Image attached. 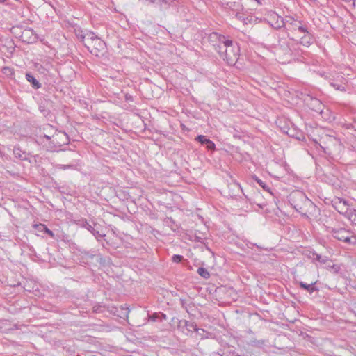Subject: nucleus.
Segmentation results:
<instances>
[{
  "mask_svg": "<svg viewBox=\"0 0 356 356\" xmlns=\"http://www.w3.org/2000/svg\"><path fill=\"white\" fill-rule=\"evenodd\" d=\"M289 201L296 211L302 216H306L307 213H310L315 205L302 191H296L292 192L289 195Z\"/></svg>",
  "mask_w": 356,
  "mask_h": 356,
  "instance_id": "f257e3e1",
  "label": "nucleus"
},
{
  "mask_svg": "<svg viewBox=\"0 0 356 356\" xmlns=\"http://www.w3.org/2000/svg\"><path fill=\"white\" fill-rule=\"evenodd\" d=\"M85 47L93 55L99 56L106 49L105 42L93 32L88 31L81 35Z\"/></svg>",
  "mask_w": 356,
  "mask_h": 356,
  "instance_id": "f03ea898",
  "label": "nucleus"
},
{
  "mask_svg": "<svg viewBox=\"0 0 356 356\" xmlns=\"http://www.w3.org/2000/svg\"><path fill=\"white\" fill-rule=\"evenodd\" d=\"M284 24V30L287 34V36L290 40H296V39L292 36V35L296 33L297 31L299 33L307 31V24L305 22L299 20L298 19L295 18L292 16L285 17Z\"/></svg>",
  "mask_w": 356,
  "mask_h": 356,
  "instance_id": "7ed1b4c3",
  "label": "nucleus"
},
{
  "mask_svg": "<svg viewBox=\"0 0 356 356\" xmlns=\"http://www.w3.org/2000/svg\"><path fill=\"white\" fill-rule=\"evenodd\" d=\"M219 54L229 65H235L240 56L239 46L231 40L229 42H227V44L222 49V52Z\"/></svg>",
  "mask_w": 356,
  "mask_h": 356,
  "instance_id": "20e7f679",
  "label": "nucleus"
},
{
  "mask_svg": "<svg viewBox=\"0 0 356 356\" xmlns=\"http://www.w3.org/2000/svg\"><path fill=\"white\" fill-rule=\"evenodd\" d=\"M333 237L348 244H356V235L343 227L333 228L331 231Z\"/></svg>",
  "mask_w": 356,
  "mask_h": 356,
  "instance_id": "39448f33",
  "label": "nucleus"
},
{
  "mask_svg": "<svg viewBox=\"0 0 356 356\" xmlns=\"http://www.w3.org/2000/svg\"><path fill=\"white\" fill-rule=\"evenodd\" d=\"M231 40L224 35L219 34L216 32H213L209 35V41L214 47L215 50L218 53L222 52V49L227 44V42H229Z\"/></svg>",
  "mask_w": 356,
  "mask_h": 356,
  "instance_id": "423d86ee",
  "label": "nucleus"
},
{
  "mask_svg": "<svg viewBox=\"0 0 356 356\" xmlns=\"http://www.w3.org/2000/svg\"><path fill=\"white\" fill-rule=\"evenodd\" d=\"M13 29L15 30V31L18 30L20 31V33L17 32L15 33L22 42L27 44H31L37 41V35L31 28H26L22 31L19 29V27L17 26L13 27Z\"/></svg>",
  "mask_w": 356,
  "mask_h": 356,
  "instance_id": "0eeeda50",
  "label": "nucleus"
},
{
  "mask_svg": "<svg viewBox=\"0 0 356 356\" xmlns=\"http://www.w3.org/2000/svg\"><path fill=\"white\" fill-rule=\"evenodd\" d=\"M69 143V137L67 134L63 131H54L51 137V146L49 148L60 147Z\"/></svg>",
  "mask_w": 356,
  "mask_h": 356,
  "instance_id": "6e6552de",
  "label": "nucleus"
},
{
  "mask_svg": "<svg viewBox=\"0 0 356 356\" xmlns=\"http://www.w3.org/2000/svg\"><path fill=\"white\" fill-rule=\"evenodd\" d=\"M307 102V105L312 111L318 113H321L323 112L324 105L319 99L315 97H309Z\"/></svg>",
  "mask_w": 356,
  "mask_h": 356,
  "instance_id": "1a4fd4ad",
  "label": "nucleus"
},
{
  "mask_svg": "<svg viewBox=\"0 0 356 356\" xmlns=\"http://www.w3.org/2000/svg\"><path fill=\"white\" fill-rule=\"evenodd\" d=\"M300 33L304 34V35L300 38L299 43L300 44L309 47L314 42L315 38L314 35L308 31V26H307V31L301 32Z\"/></svg>",
  "mask_w": 356,
  "mask_h": 356,
  "instance_id": "9d476101",
  "label": "nucleus"
},
{
  "mask_svg": "<svg viewBox=\"0 0 356 356\" xmlns=\"http://www.w3.org/2000/svg\"><path fill=\"white\" fill-rule=\"evenodd\" d=\"M242 193L243 190L241 185L236 181L229 185V195L231 197L236 198Z\"/></svg>",
  "mask_w": 356,
  "mask_h": 356,
  "instance_id": "9b49d317",
  "label": "nucleus"
},
{
  "mask_svg": "<svg viewBox=\"0 0 356 356\" xmlns=\"http://www.w3.org/2000/svg\"><path fill=\"white\" fill-rule=\"evenodd\" d=\"M235 17L238 20L242 22L243 24L245 25L254 23L257 20V19L252 15H245L239 12H236Z\"/></svg>",
  "mask_w": 356,
  "mask_h": 356,
  "instance_id": "f8f14e48",
  "label": "nucleus"
},
{
  "mask_svg": "<svg viewBox=\"0 0 356 356\" xmlns=\"http://www.w3.org/2000/svg\"><path fill=\"white\" fill-rule=\"evenodd\" d=\"M195 140L206 146L209 150H214L216 149L215 143L205 136L199 135L196 137Z\"/></svg>",
  "mask_w": 356,
  "mask_h": 356,
  "instance_id": "ddd939ff",
  "label": "nucleus"
},
{
  "mask_svg": "<svg viewBox=\"0 0 356 356\" xmlns=\"http://www.w3.org/2000/svg\"><path fill=\"white\" fill-rule=\"evenodd\" d=\"M33 228L35 229V232L38 233L37 234L39 235L40 233H44L48 234L51 238H54L55 235L54 232L50 230L45 225L42 223L38 224H34Z\"/></svg>",
  "mask_w": 356,
  "mask_h": 356,
  "instance_id": "4468645a",
  "label": "nucleus"
},
{
  "mask_svg": "<svg viewBox=\"0 0 356 356\" xmlns=\"http://www.w3.org/2000/svg\"><path fill=\"white\" fill-rule=\"evenodd\" d=\"M316 284V282H312L311 284H307L304 282H300L298 283L300 287L302 289L305 290L307 291L309 294H312L315 291H318V289L315 286Z\"/></svg>",
  "mask_w": 356,
  "mask_h": 356,
  "instance_id": "2eb2a0df",
  "label": "nucleus"
},
{
  "mask_svg": "<svg viewBox=\"0 0 356 356\" xmlns=\"http://www.w3.org/2000/svg\"><path fill=\"white\" fill-rule=\"evenodd\" d=\"M272 19H275V22H271V26L275 29H280L282 28H285V17L283 18L277 15H275Z\"/></svg>",
  "mask_w": 356,
  "mask_h": 356,
  "instance_id": "dca6fc26",
  "label": "nucleus"
},
{
  "mask_svg": "<svg viewBox=\"0 0 356 356\" xmlns=\"http://www.w3.org/2000/svg\"><path fill=\"white\" fill-rule=\"evenodd\" d=\"M184 327L186 330V334L190 332L193 333L194 332L198 331L197 325L195 322L184 321Z\"/></svg>",
  "mask_w": 356,
  "mask_h": 356,
  "instance_id": "f3484780",
  "label": "nucleus"
},
{
  "mask_svg": "<svg viewBox=\"0 0 356 356\" xmlns=\"http://www.w3.org/2000/svg\"><path fill=\"white\" fill-rule=\"evenodd\" d=\"M26 79L34 89H39L41 87L40 82L31 73L26 74Z\"/></svg>",
  "mask_w": 356,
  "mask_h": 356,
  "instance_id": "a211bd4d",
  "label": "nucleus"
},
{
  "mask_svg": "<svg viewBox=\"0 0 356 356\" xmlns=\"http://www.w3.org/2000/svg\"><path fill=\"white\" fill-rule=\"evenodd\" d=\"M79 224L81 227L86 229L88 230L90 233L94 231V228L97 227V223L93 222V226L89 223V222L86 219H81L79 221Z\"/></svg>",
  "mask_w": 356,
  "mask_h": 356,
  "instance_id": "6ab92c4d",
  "label": "nucleus"
},
{
  "mask_svg": "<svg viewBox=\"0 0 356 356\" xmlns=\"http://www.w3.org/2000/svg\"><path fill=\"white\" fill-rule=\"evenodd\" d=\"M193 236L196 242L204 243L207 239L206 234L197 230L194 232Z\"/></svg>",
  "mask_w": 356,
  "mask_h": 356,
  "instance_id": "aec40b11",
  "label": "nucleus"
},
{
  "mask_svg": "<svg viewBox=\"0 0 356 356\" xmlns=\"http://www.w3.org/2000/svg\"><path fill=\"white\" fill-rule=\"evenodd\" d=\"M346 216L348 220L355 225H356V209H351L346 211Z\"/></svg>",
  "mask_w": 356,
  "mask_h": 356,
  "instance_id": "412c9836",
  "label": "nucleus"
},
{
  "mask_svg": "<svg viewBox=\"0 0 356 356\" xmlns=\"http://www.w3.org/2000/svg\"><path fill=\"white\" fill-rule=\"evenodd\" d=\"M2 73L7 77L13 79L14 78L15 70L13 68L6 66L3 67Z\"/></svg>",
  "mask_w": 356,
  "mask_h": 356,
  "instance_id": "4be33fe9",
  "label": "nucleus"
},
{
  "mask_svg": "<svg viewBox=\"0 0 356 356\" xmlns=\"http://www.w3.org/2000/svg\"><path fill=\"white\" fill-rule=\"evenodd\" d=\"M248 344L252 347H257V348H261L262 347L264 344H265V341L261 339V340H257V339H251L249 342H248Z\"/></svg>",
  "mask_w": 356,
  "mask_h": 356,
  "instance_id": "5701e85b",
  "label": "nucleus"
},
{
  "mask_svg": "<svg viewBox=\"0 0 356 356\" xmlns=\"http://www.w3.org/2000/svg\"><path fill=\"white\" fill-rule=\"evenodd\" d=\"M197 273L204 279H209L210 277L209 272L203 267L198 268Z\"/></svg>",
  "mask_w": 356,
  "mask_h": 356,
  "instance_id": "b1692460",
  "label": "nucleus"
},
{
  "mask_svg": "<svg viewBox=\"0 0 356 356\" xmlns=\"http://www.w3.org/2000/svg\"><path fill=\"white\" fill-rule=\"evenodd\" d=\"M120 310V314H117L116 315L120 318H127L129 312L128 308L121 306Z\"/></svg>",
  "mask_w": 356,
  "mask_h": 356,
  "instance_id": "393cba45",
  "label": "nucleus"
},
{
  "mask_svg": "<svg viewBox=\"0 0 356 356\" xmlns=\"http://www.w3.org/2000/svg\"><path fill=\"white\" fill-rule=\"evenodd\" d=\"M254 180L259 184V185L262 187L265 191H270V188L268 187V186L261 179H259L257 177H254Z\"/></svg>",
  "mask_w": 356,
  "mask_h": 356,
  "instance_id": "a878e982",
  "label": "nucleus"
},
{
  "mask_svg": "<svg viewBox=\"0 0 356 356\" xmlns=\"http://www.w3.org/2000/svg\"><path fill=\"white\" fill-rule=\"evenodd\" d=\"M98 228L99 227H95L94 228V231L91 232V234L97 238L98 239L99 238H103V237H105L106 236V234H100L99 233V231L98 230Z\"/></svg>",
  "mask_w": 356,
  "mask_h": 356,
  "instance_id": "bb28decb",
  "label": "nucleus"
},
{
  "mask_svg": "<svg viewBox=\"0 0 356 356\" xmlns=\"http://www.w3.org/2000/svg\"><path fill=\"white\" fill-rule=\"evenodd\" d=\"M328 260H329V259L327 257H323L321 254H318V253L316 255L315 261H318L321 264H325Z\"/></svg>",
  "mask_w": 356,
  "mask_h": 356,
  "instance_id": "cd10ccee",
  "label": "nucleus"
},
{
  "mask_svg": "<svg viewBox=\"0 0 356 356\" xmlns=\"http://www.w3.org/2000/svg\"><path fill=\"white\" fill-rule=\"evenodd\" d=\"M57 168L58 169L65 170H69V169H74L75 168V165H72V164H70V165L59 164V165H58Z\"/></svg>",
  "mask_w": 356,
  "mask_h": 356,
  "instance_id": "c85d7f7f",
  "label": "nucleus"
},
{
  "mask_svg": "<svg viewBox=\"0 0 356 356\" xmlns=\"http://www.w3.org/2000/svg\"><path fill=\"white\" fill-rule=\"evenodd\" d=\"M51 136L44 134L43 136H40L38 138V140L40 143H43L44 142L43 139L44 138L47 139V140L49 141V147L51 146Z\"/></svg>",
  "mask_w": 356,
  "mask_h": 356,
  "instance_id": "c756f323",
  "label": "nucleus"
},
{
  "mask_svg": "<svg viewBox=\"0 0 356 356\" xmlns=\"http://www.w3.org/2000/svg\"><path fill=\"white\" fill-rule=\"evenodd\" d=\"M331 86L337 90L344 91L345 87L343 85L337 84L335 83H330Z\"/></svg>",
  "mask_w": 356,
  "mask_h": 356,
  "instance_id": "7c9ffc66",
  "label": "nucleus"
},
{
  "mask_svg": "<svg viewBox=\"0 0 356 356\" xmlns=\"http://www.w3.org/2000/svg\"><path fill=\"white\" fill-rule=\"evenodd\" d=\"M183 256L179 254H174L172 257V260L175 263H179L182 261Z\"/></svg>",
  "mask_w": 356,
  "mask_h": 356,
  "instance_id": "2f4dec72",
  "label": "nucleus"
},
{
  "mask_svg": "<svg viewBox=\"0 0 356 356\" xmlns=\"http://www.w3.org/2000/svg\"><path fill=\"white\" fill-rule=\"evenodd\" d=\"M317 253L314 251H309L307 254V256L309 259H312L314 262H315L316 260V255Z\"/></svg>",
  "mask_w": 356,
  "mask_h": 356,
  "instance_id": "473e14b6",
  "label": "nucleus"
},
{
  "mask_svg": "<svg viewBox=\"0 0 356 356\" xmlns=\"http://www.w3.org/2000/svg\"><path fill=\"white\" fill-rule=\"evenodd\" d=\"M39 109H40V112L42 113L44 116H47L50 113L49 110L46 109L44 108V106L42 105H40Z\"/></svg>",
  "mask_w": 356,
  "mask_h": 356,
  "instance_id": "72a5a7b5",
  "label": "nucleus"
},
{
  "mask_svg": "<svg viewBox=\"0 0 356 356\" xmlns=\"http://www.w3.org/2000/svg\"><path fill=\"white\" fill-rule=\"evenodd\" d=\"M19 152H20V150L19 149H14V154H15V156L16 157H19V158H20L22 159H24V160L26 159V158L22 157V156L20 154Z\"/></svg>",
  "mask_w": 356,
  "mask_h": 356,
  "instance_id": "f704fd0d",
  "label": "nucleus"
},
{
  "mask_svg": "<svg viewBox=\"0 0 356 356\" xmlns=\"http://www.w3.org/2000/svg\"><path fill=\"white\" fill-rule=\"evenodd\" d=\"M257 204V206H258L259 208H261V209H263V208L264 207V206H266V204H261V203H258V204Z\"/></svg>",
  "mask_w": 356,
  "mask_h": 356,
  "instance_id": "c9c22d12",
  "label": "nucleus"
},
{
  "mask_svg": "<svg viewBox=\"0 0 356 356\" xmlns=\"http://www.w3.org/2000/svg\"><path fill=\"white\" fill-rule=\"evenodd\" d=\"M353 6H356V0H353Z\"/></svg>",
  "mask_w": 356,
  "mask_h": 356,
  "instance_id": "e433bc0d",
  "label": "nucleus"
},
{
  "mask_svg": "<svg viewBox=\"0 0 356 356\" xmlns=\"http://www.w3.org/2000/svg\"><path fill=\"white\" fill-rule=\"evenodd\" d=\"M321 147L323 149V152L326 153L325 148V147H322L321 145Z\"/></svg>",
  "mask_w": 356,
  "mask_h": 356,
  "instance_id": "4c0bfd02",
  "label": "nucleus"
},
{
  "mask_svg": "<svg viewBox=\"0 0 356 356\" xmlns=\"http://www.w3.org/2000/svg\"><path fill=\"white\" fill-rule=\"evenodd\" d=\"M6 1V0H0V2L3 3V2H5Z\"/></svg>",
  "mask_w": 356,
  "mask_h": 356,
  "instance_id": "58836bf2",
  "label": "nucleus"
},
{
  "mask_svg": "<svg viewBox=\"0 0 356 356\" xmlns=\"http://www.w3.org/2000/svg\"><path fill=\"white\" fill-rule=\"evenodd\" d=\"M49 127L50 129H53V127H51V126H49Z\"/></svg>",
  "mask_w": 356,
  "mask_h": 356,
  "instance_id": "ea45409f",
  "label": "nucleus"
},
{
  "mask_svg": "<svg viewBox=\"0 0 356 356\" xmlns=\"http://www.w3.org/2000/svg\"><path fill=\"white\" fill-rule=\"evenodd\" d=\"M335 265H332V268H335Z\"/></svg>",
  "mask_w": 356,
  "mask_h": 356,
  "instance_id": "a19ab883",
  "label": "nucleus"
}]
</instances>
